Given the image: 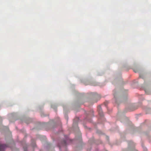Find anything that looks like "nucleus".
Instances as JSON below:
<instances>
[{
    "mask_svg": "<svg viewBox=\"0 0 151 151\" xmlns=\"http://www.w3.org/2000/svg\"><path fill=\"white\" fill-rule=\"evenodd\" d=\"M139 77H141V76H139Z\"/></svg>",
    "mask_w": 151,
    "mask_h": 151,
    "instance_id": "obj_3",
    "label": "nucleus"
},
{
    "mask_svg": "<svg viewBox=\"0 0 151 151\" xmlns=\"http://www.w3.org/2000/svg\"><path fill=\"white\" fill-rule=\"evenodd\" d=\"M98 110L99 111V114L101 116L103 115V113L101 109V107L100 106H99L98 107Z\"/></svg>",
    "mask_w": 151,
    "mask_h": 151,
    "instance_id": "obj_2",
    "label": "nucleus"
},
{
    "mask_svg": "<svg viewBox=\"0 0 151 151\" xmlns=\"http://www.w3.org/2000/svg\"><path fill=\"white\" fill-rule=\"evenodd\" d=\"M7 147V146L5 144H0V151H4V149Z\"/></svg>",
    "mask_w": 151,
    "mask_h": 151,
    "instance_id": "obj_1",
    "label": "nucleus"
}]
</instances>
